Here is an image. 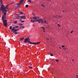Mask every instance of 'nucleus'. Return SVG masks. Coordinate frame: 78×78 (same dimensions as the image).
<instances>
[{"label": "nucleus", "instance_id": "obj_32", "mask_svg": "<svg viewBox=\"0 0 78 78\" xmlns=\"http://www.w3.org/2000/svg\"><path fill=\"white\" fill-rule=\"evenodd\" d=\"M63 12H66V11H63Z\"/></svg>", "mask_w": 78, "mask_h": 78}, {"label": "nucleus", "instance_id": "obj_13", "mask_svg": "<svg viewBox=\"0 0 78 78\" xmlns=\"http://www.w3.org/2000/svg\"><path fill=\"white\" fill-rule=\"evenodd\" d=\"M19 30V29H16L15 30H14V32H16V31H18V30Z\"/></svg>", "mask_w": 78, "mask_h": 78}, {"label": "nucleus", "instance_id": "obj_11", "mask_svg": "<svg viewBox=\"0 0 78 78\" xmlns=\"http://www.w3.org/2000/svg\"><path fill=\"white\" fill-rule=\"evenodd\" d=\"M13 33L14 34H19V33L18 32H13Z\"/></svg>", "mask_w": 78, "mask_h": 78}, {"label": "nucleus", "instance_id": "obj_19", "mask_svg": "<svg viewBox=\"0 0 78 78\" xmlns=\"http://www.w3.org/2000/svg\"><path fill=\"white\" fill-rule=\"evenodd\" d=\"M9 28H9L10 30H12V26H10Z\"/></svg>", "mask_w": 78, "mask_h": 78}, {"label": "nucleus", "instance_id": "obj_14", "mask_svg": "<svg viewBox=\"0 0 78 78\" xmlns=\"http://www.w3.org/2000/svg\"><path fill=\"white\" fill-rule=\"evenodd\" d=\"M17 19H19V18H20V16H16Z\"/></svg>", "mask_w": 78, "mask_h": 78}, {"label": "nucleus", "instance_id": "obj_51", "mask_svg": "<svg viewBox=\"0 0 78 78\" xmlns=\"http://www.w3.org/2000/svg\"><path fill=\"white\" fill-rule=\"evenodd\" d=\"M48 70L49 71V69H48Z\"/></svg>", "mask_w": 78, "mask_h": 78}, {"label": "nucleus", "instance_id": "obj_8", "mask_svg": "<svg viewBox=\"0 0 78 78\" xmlns=\"http://www.w3.org/2000/svg\"><path fill=\"white\" fill-rule=\"evenodd\" d=\"M39 18L38 17H36V15L34 16V17H33V19L34 20H35L37 19H38Z\"/></svg>", "mask_w": 78, "mask_h": 78}, {"label": "nucleus", "instance_id": "obj_12", "mask_svg": "<svg viewBox=\"0 0 78 78\" xmlns=\"http://www.w3.org/2000/svg\"><path fill=\"white\" fill-rule=\"evenodd\" d=\"M20 14H25L23 12H20Z\"/></svg>", "mask_w": 78, "mask_h": 78}, {"label": "nucleus", "instance_id": "obj_38", "mask_svg": "<svg viewBox=\"0 0 78 78\" xmlns=\"http://www.w3.org/2000/svg\"><path fill=\"white\" fill-rule=\"evenodd\" d=\"M72 32H73V31H72L71 32V33H72Z\"/></svg>", "mask_w": 78, "mask_h": 78}, {"label": "nucleus", "instance_id": "obj_37", "mask_svg": "<svg viewBox=\"0 0 78 78\" xmlns=\"http://www.w3.org/2000/svg\"><path fill=\"white\" fill-rule=\"evenodd\" d=\"M42 29H44V30H45V28H44V27H43Z\"/></svg>", "mask_w": 78, "mask_h": 78}, {"label": "nucleus", "instance_id": "obj_36", "mask_svg": "<svg viewBox=\"0 0 78 78\" xmlns=\"http://www.w3.org/2000/svg\"><path fill=\"white\" fill-rule=\"evenodd\" d=\"M19 7H20V6H17L18 8H19Z\"/></svg>", "mask_w": 78, "mask_h": 78}, {"label": "nucleus", "instance_id": "obj_15", "mask_svg": "<svg viewBox=\"0 0 78 78\" xmlns=\"http://www.w3.org/2000/svg\"><path fill=\"white\" fill-rule=\"evenodd\" d=\"M17 23V21H16L13 22V23L16 24Z\"/></svg>", "mask_w": 78, "mask_h": 78}, {"label": "nucleus", "instance_id": "obj_46", "mask_svg": "<svg viewBox=\"0 0 78 78\" xmlns=\"http://www.w3.org/2000/svg\"><path fill=\"white\" fill-rule=\"evenodd\" d=\"M21 27H20V28H19L20 29H21Z\"/></svg>", "mask_w": 78, "mask_h": 78}, {"label": "nucleus", "instance_id": "obj_40", "mask_svg": "<svg viewBox=\"0 0 78 78\" xmlns=\"http://www.w3.org/2000/svg\"><path fill=\"white\" fill-rule=\"evenodd\" d=\"M33 27H35V26H34V25H33Z\"/></svg>", "mask_w": 78, "mask_h": 78}, {"label": "nucleus", "instance_id": "obj_10", "mask_svg": "<svg viewBox=\"0 0 78 78\" xmlns=\"http://www.w3.org/2000/svg\"><path fill=\"white\" fill-rule=\"evenodd\" d=\"M15 28H16L15 27H13L12 29V32H13V31H14L15 30V29H15Z\"/></svg>", "mask_w": 78, "mask_h": 78}, {"label": "nucleus", "instance_id": "obj_5", "mask_svg": "<svg viewBox=\"0 0 78 78\" xmlns=\"http://www.w3.org/2000/svg\"><path fill=\"white\" fill-rule=\"evenodd\" d=\"M40 42H36L35 43H31L30 44H34L35 45H38V44H40Z\"/></svg>", "mask_w": 78, "mask_h": 78}, {"label": "nucleus", "instance_id": "obj_48", "mask_svg": "<svg viewBox=\"0 0 78 78\" xmlns=\"http://www.w3.org/2000/svg\"><path fill=\"white\" fill-rule=\"evenodd\" d=\"M73 61H74V60L73 59Z\"/></svg>", "mask_w": 78, "mask_h": 78}, {"label": "nucleus", "instance_id": "obj_20", "mask_svg": "<svg viewBox=\"0 0 78 78\" xmlns=\"http://www.w3.org/2000/svg\"><path fill=\"white\" fill-rule=\"evenodd\" d=\"M15 28H19V26H16L15 27Z\"/></svg>", "mask_w": 78, "mask_h": 78}, {"label": "nucleus", "instance_id": "obj_22", "mask_svg": "<svg viewBox=\"0 0 78 78\" xmlns=\"http://www.w3.org/2000/svg\"><path fill=\"white\" fill-rule=\"evenodd\" d=\"M25 7L26 8H28V5H26L25 6Z\"/></svg>", "mask_w": 78, "mask_h": 78}, {"label": "nucleus", "instance_id": "obj_16", "mask_svg": "<svg viewBox=\"0 0 78 78\" xmlns=\"http://www.w3.org/2000/svg\"><path fill=\"white\" fill-rule=\"evenodd\" d=\"M2 0H0V3H2V5L1 6H2V4L3 5V3H2Z\"/></svg>", "mask_w": 78, "mask_h": 78}, {"label": "nucleus", "instance_id": "obj_31", "mask_svg": "<svg viewBox=\"0 0 78 78\" xmlns=\"http://www.w3.org/2000/svg\"><path fill=\"white\" fill-rule=\"evenodd\" d=\"M56 61L57 62H58V60H56Z\"/></svg>", "mask_w": 78, "mask_h": 78}, {"label": "nucleus", "instance_id": "obj_42", "mask_svg": "<svg viewBox=\"0 0 78 78\" xmlns=\"http://www.w3.org/2000/svg\"><path fill=\"white\" fill-rule=\"evenodd\" d=\"M43 31H44V32L45 33V31H44V30H43Z\"/></svg>", "mask_w": 78, "mask_h": 78}, {"label": "nucleus", "instance_id": "obj_9", "mask_svg": "<svg viewBox=\"0 0 78 78\" xmlns=\"http://www.w3.org/2000/svg\"><path fill=\"white\" fill-rule=\"evenodd\" d=\"M20 19H26V17L25 16H20Z\"/></svg>", "mask_w": 78, "mask_h": 78}, {"label": "nucleus", "instance_id": "obj_17", "mask_svg": "<svg viewBox=\"0 0 78 78\" xmlns=\"http://www.w3.org/2000/svg\"><path fill=\"white\" fill-rule=\"evenodd\" d=\"M31 22H33V23H34V22H35V20H31Z\"/></svg>", "mask_w": 78, "mask_h": 78}, {"label": "nucleus", "instance_id": "obj_21", "mask_svg": "<svg viewBox=\"0 0 78 78\" xmlns=\"http://www.w3.org/2000/svg\"><path fill=\"white\" fill-rule=\"evenodd\" d=\"M27 38V39H29V40H30V37H27V38Z\"/></svg>", "mask_w": 78, "mask_h": 78}, {"label": "nucleus", "instance_id": "obj_35", "mask_svg": "<svg viewBox=\"0 0 78 78\" xmlns=\"http://www.w3.org/2000/svg\"><path fill=\"white\" fill-rule=\"evenodd\" d=\"M32 15H33V16H35V15L34 14V13H33Z\"/></svg>", "mask_w": 78, "mask_h": 78}, {"label": "nucleus", "instance_id": "obj_45", "mask_svg": "<svg viewBox=\"0 0 78 78\" xmlns=\"http://www.w3.org/2000/svg\"><path fill=\"white\" fill-rule=\"evenodd\" d=\"M76 76H77V77H78V76H77V75H76Z\"/></svg>", "mask_w": 78, "mask_h": 78}, {"label": "nucleus", "instance_id": "obj_30", "mask_svg": "<svg viewBox=\"0 0 78 78\" xmlns=\"http://www.w3.org/2000/svg\"><path fill=\"white\" fill-rule=\"evenodd\" d=\"M58 26H59V27H61V26H60V25H59V24H58Z\"/></svg>", "mask_w": 78, "mask_h": 78}, {"label": "nucleus", "instance_id": "obj_47", "mask_svg": "<svg viewBox=\"0 0 78 78\" xmlns=\"http://www.w3.org/2000/svg\"><path fill=\"white\" fill-rule=\"evenodd\" d=\"M64 49H66V48H64Z\"/></svg>", "mask_w": 78, "mask_h": 78}, {"label": "nucleus", "instance_id": "obj_43", "mask_svg": "<svg viewBox=\"0 0 78 78\" xmlns=\"http://www.w3.org/2000/svg\"><path fill=\"white\" fill-rule=\"evenodd\" d=\"M47 39H48V40H49V38H47Z\"/></svg>", "mask_w": 78, "mask_h": 78}, {"label": "nucleus", "instance_id": "obj_24", "mask_svg": "<svg viewBox=\"0 0 78 78\" xmlns=\"http://www.w3.org/2000/svg\"><path fill=\"white\" fill-rule=\"evenodd\" d=\"M20 27H22V28H25V27H24L23 26H21Z\"/></svg>", "mask_w": 78, "mask_h": 78}, {"label": "nucleus", "instance_id": "obj_4", "mask_svg": "<svg viewBox=\"0 0 78 78\" xmlns=\"http://www.w3.org/2000/svg\"><path fill=\"white\" fill-rule=\"evenodd\" d=\"M20 3L18 4V6H19L20 5H22L23 3V0H20Z\"/></svg>", "mask_w": 78, "mask_h": 78}, {"label": "nucleus", "instance_id": "obj_39", "mask_svg": "<svg viewBox=\"0 0 78 78\" xmlns=\"http://www.w3.org/2000/svg\"><path fill=\"white\" fill-rule=\"evenodd\" d=\"M46 21H44V23H46Z\"/></svg>", "mask_w": 78, "mask_h": 78}, {"label": "nucleus", "instance_id": "obj_44", "mask_svg": "<svg viewBox=\"0 0 78 78\" xmlns=\"http://www.w3.org/2000/svg\"><path fill=\"white\" fill-rule=\"evenodd\" d=\"M20 21H22V20H20Z\"/></svg>", "mask_w": 78, "mask_h": 78}, {"label": "nucleus", "instance_id": "obj_2", "mask_svg": "<svg viewBox=\"0 0 78 78\" xmlns=\"http://www.w3.org/2000/svg\"><path fill=\"white\" fill-rule=\"evenodd\" d=\"M24 42H25V43H29V44H31V41H30V40L28 39L27 38H25V39H24Z\"/></svg>", "mask_w": 78, "mask_h": 78}, {"label": "nucleus", "instance_id": "obj_41", "mask_svg": "<svg viewBox=\"0 0 78 78\" xmlns=\"http://www.w3.org/2000/svg\"><path fill=\"white\" fill-rule=\"evenodd\" d=\"M43 28H44V27H41V28L43 29Z\"/></svg>", "mask_w": 78, "mask_h": 78}, {"label": "nucleus", "instance_id": "obj_29", "mask_svg": "<svg viewBox=\"0 0 78 78\" xmlns=\"http://www.w3.org/2000/svg\"><path fill=\"white\" fill-rule=\"evenodd\" d=\"M19 25H22V23H20V24H19Z\"/></svg>", "mask_w": 78, "mask_h": 78}, {"label": "nucleus", "instance_id": "obj_27", "mask_svg": "<svg viewBox=\"0 0 78 78\" xmlns=\"http://www.w3.org/2000/svg\"><path fill=\"white\" fill-rule=\"evenodd\" d=\"M62 47L63 48H64V47H65V46H64V45H62Z\"/></svg>", "mask_w": 78, "mask_h": 78}, {"label": "nucleus", "instance_id": "obj_23", "mask_svg": "<svg viewBox=\"0 0 78 78\" xmlns=\"http://www.w3.org/2000/svg\"><path fill=\"white\" fill-rule=\"evenodd\" d=\"M50 56H53V54H50Z\"/></svg>", "mask_w": 78, "mask_h": 78}, {"label": "nucleus", "instance_id": "obj_1", "mask_svg": "<svg viewBox=\"0 0 78 78\" xmlns=\"http://www.w3.org/2000/svg\"><path fill=\"white\" fill-rule=\"evenodd\" d=\"M9 5V4L5 6L3 4H2V6L1 7L0 11L4 13V15H3L2 17V20L3 23L8 22V20L6 19V15L8 13V10L7 9H8V6Z\"/></svg>", "mask_w": 78, "mask_h": 78}, {"label": "nucleus", "instance_id": "obj_6", "mask_svg": "<svg viewBox=\"0 0 78 78\" xmlns=\"http://www.w3.org/2000/svg\"><path fill=\"white\" fill-rule=\"evenodd\" d=\"M7 22H8L3 23L4 25V26H5L6 28H7V26H8V24L7 23Z\"/></svg>", "mask_w": 78, "mask_h": 78}, {"label": "nucleus", "instance_id": "obj_3", "mask_svg": "<svg viewBox=\"0 0 78 78\" xmlns=\"http://www.w3.org/2000/svg\"><path fill=\"white\" fill-rule=\"evenodd\" d=\"M35 22H38L39 23H41V22L42 23H43L44 21H43V20L42 19H37L35 21Z\"/></svg>", "mask_w": 78, "mask_h": 78}, {"label": "nucleus", "instance_id": "obj_28", "mask_svg": "<svg viewBox=\"0 0 78 78\" xmlns=\"http://www.w3.org/2000/svg\"><path fill=\"white\" fill-rule=\"evenodd\" d=\"M25 22V21H21L22 23H23V22Z\"/></svg>", "mask_w": 78, "mask_h": 78}, {"label": "nucleus", "instance_id": "obj_33", "mask_svg": "<svg viewBox=\"0 0 78 78\" xmlns=\"http://www.w3.org/2000/svg\"><path fill=\"white\" fill-rule=\"evenodd\" d=\"M47 27L48 28L49 27V26L48 25V26H47Z\"/></svg>", "mask_w": 78, "mask_h": 78}, {"label": "nucleus", "instance_id": "obj_34", "mask_svg": "<svg viewBox=\"0 0 78 78\" xmlns=\"http://www.w3.org/2000/svg\"><path fill=\"white\" fill-rule=\"evenodd\" d=\"M22 38L23 39V40L25 39V38H24V37H23V38Z\"/></svg>", "mask_w": 78, "mask_h": 78}, {"label": "nucleus", "instance_id": "obj_26", "mask_svg": "<svg viewBox=\"0 0 78 78\" xmlns=\"http://www.w3.org/2000/svg\"><path fill=\"white\" fill-rule=\"evenodd\" d=\"M29 67L30 68V69H32V67L31 66H29Z\"/></svg>", "mask_w": 78, "mask_h": 78}, {"label": "nucleus", "instance_id": "obj_49", "mask_svg": "<svg viewBox=\"0 0 78 78\" xmlns=\"http://www.w3.org/2000/svg\"><path fill=\"white\" fill-rule=\"evenodd\" d=\"M60 17H61V16H59Z\"/></svg>", "mask_w": 78, "mask_h": 78}, {"label": "nucleus", "instance_id": "obj_25", "mask_svg": "<svg viewBox=\"0 0 78 78\" xmlns=\"http://www.w3.org/2000/svg\"><path fill=\"white\" fill-rule=\"evenodd\" d=\"M41 6H42L44 8H45V6L42 4L41 5Z\"/></svg>", "mask_w": 78, "mask_h": 78}, {"label": "nucleus", "instance_id": "obj_50", "mask_svg": "<svg viewBox=\"0 0 78 78\" xmlns=\"http://www.w3.org/2000/svg\"><path fill=\"white\" fill-rule=\"evenodd\" d=\"M43 29V30H44V29Z\"/></svg>", "mask_w": 78, "mask_h": 78}, {"label": "nucleus", "instance_id": "obj_18", "mask_svg": "<svg viewBox=\"0 0 78 78\" xmlns=\"http://www.w3.org/2000/svg\"><path fill=\"white\" fill-rule=\"evenodd\" d=\"M20 41H23V38H20Z\"/></svg>", "mask_w": 78, "mask_h": 78}, {"label": "nucleus", "instance_id": "obj_7", "mask_svg": "<svg viewBox=\"0 0 78 78\" xmlns=\"http://www.w3.org/2000/svg\"><path fill=\"white\" fill-rule=\"evenodd\" d=\"M7 22H8L3 23L4 25V26H5L6 28H7V26H8V24L7 23Z\"/></svg>", "mask_w": 78, "mask_h": 78}]
</instances>
